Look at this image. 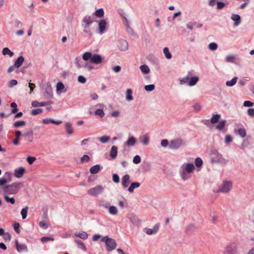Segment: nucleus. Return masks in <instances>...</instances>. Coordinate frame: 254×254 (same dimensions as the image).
<instances>
[{
    "instance_id": "1",
    "label": "nucleus",
    "mask_w": 254,
    "mask_h": 254,
    "mask_svg": "<svg viewBox=\"0 0 254 254\" xmlns=\"http://www.w3.org/2000/svg\"><path fill=\"white\" fill-rule=\"evenodd\" d=\"M195 170V166L192 163H184L180 167L179 173L181 179L185 181L190 178V174Z\"/></svg>"
},
{
    "instance_id": "2",
    "label": "nucleus",
    "mask_w": 254,
    "mask_h": 254,
    "mask_svg": "<svg viewBox=\"0 0 254 254\" xmlns=\"http://www.w3.org/2000/svg\"><path fill=\"white\" fill-rule=\"evenodd\" d=\"M210 162L212 163L221 165H226L228 163V160L225 158L223 155L216 149L211 150L209 154Z\"/></svg>"
},
{
    "instance_id": "3",
    "label": "nucleus",
    "mask_w": 254,
    "mask_h": 254,
    "mask_svg": "<svg viewBox=\"0 0 254 254\" xmlns=\"http://www.w3.org/2000/svg\"><path fill=\"white\" fill-rule=\"evenodd\" d=\"M199 78L197 76H192L191 72H189L184 77L179 79L181 85H187L189 86H193L198 82Z\"/></svg>"
},
{
    "instance_id": "4",
    "label": "nucleus",
    "mask_w": 254,
    "mask_h": 254,
    "mask_svg": "<svg viewBox=\"0 0 254 254\" xmlns=\"http://www.w3.org/2000/svg\"><path fill=\"white\" fill-rule=\"evenodd\" d=\"M82 59L86 62L90 60L91 63L99 64L102 63L104 58L100 55L92 54L90 52H86L82 55Z\"/></svg>"
},
{
    "instance_id": "5",
    "label": "nucleus",
    "mask_w": 254,
    "mask_h": 254,
    "mask_svg": "<svg viewBox=\"0 0 254 254\" xmlns=\"http://www.w3.org/2000/svg\"><path fill=\"white\" fill-rule=\"evenodd\" d=\"M238 253V246L234 242L228 243L225 247L223 254H237Z\"/></svg>"
},
{
    "instance_id": "6",
    "label": "nucleus",
    "mask_w": 254,
    "mask_h": 254,
    "mask_svg": "<svg viewBox=\"0 0 254 254\" xmlns=\"http://www.w3.org/2000/svg\"><path fill=\"white\" fill-rule=\"evenodd\" d=\"M20 184L13 183L10 185H7L3 188V192L5 194H15L19 190Z\"/></svg>"
},
{
    "instance_id": "7",
    "label": "nucleus",
    "mask_w": 254,
    "mask_h": 254,
    "mask_svg": "<svg viewBox=\"0 0 254 254\" xmlns=\"http://www.w3.org/2000/svg\"><path fill=\"white\" fill-rule=\"evenodd\" d=\"M74 63L78 68H84L89 71L95 69V67L90 63H84L80 57L75 58Z\"/></svg>"
},
{
    "instance_id": "8",
    "label": "nucleus",
    "mask_w": 254,
    "mask_h": 254,
    "mask_svg": "<svg viewBox=\"0 0 254 254\" xmlns=\"http://www.w3.org/2000/svg\"><path fill=\"white\" fill-rule=\"evenodd\" d=\"M101 241L105 243L108 251H112L116 248L117 243L115 240L109 238L108 236H105L102 238Z\"/></svg>"
},
{
    "instance_id": "9",
    "label": "nucleus",
    "mask_w": 254,
    "mask_h": 254,
    "mask_svg": "<svg viewBox=\"0 0 254 254\" xmlns=\"http://www.w3.org/2000/svg\"><path fill=\"white\" fill-rule=\"evenodd\" d=\"M233 183L232 181L225 180L220 185L218 192L222 193H227L229 192L232 188Z\"/></svg>"
},
{
    "instance_id": "10",
    "label": "nucleus",
    "mask_w": 254,
    "mask_h": 254,
    "mask_svg": "<svg viewBox=\"0 0 254 254\" xmlns=\"http://www.w3.org/2000/svg\"><path fill=\"white\" fill-rule=\"evenodd\" d=\"M186 143L184 140L180 138H177L170 141L169 147L172 149H177L184 146Z\"/></svg>"
},
{
    "instance_id": "11",
    "label": "nucleus",
    "mask_w": 254,
    "mask_h": 254,
    "mask_svg": "<svg viewBox=\"0 0 254 254\" xmlns=\"http://www.w3.org/2000/svg\"><path fill=\"white\" fill-rule=\"evenodd\" d=\"M104 190V187L101 185H97L94 188L90 189L87 193L92 196H96L99 195L103 192Z\"/></svg>"
},
{
    "instance_id": "12",
    "label": "nucleus",
    "mask_w": 254,
    "mask_h": 254,
    "mask_svg": "<svg viewBox=\"0 0 254 254\" xmlns=\"http://www.w3.org/2000/svg\"><path fill=\"white\" fill-rule=\"evenodd\" d=\"M107 21L105 19H101L98 21V30L99 34H103L106 31L108 25Z\"/></svg>"
},
{
    "instance_id": "13",
    "label": "nucleus",
    "mask_w": 254,
    "mask_h": 254,
    "mask_svg": "<svg viewBox=\"0 0 254 254\" xmlns=\"http://www.w3.org/2000/svg\"><path fill=\"white\" fill-rule=\"evenodd\" d=\"M226 121L221 120L215 126V128L217 130L222 133H225L227 131L226 127Z\"/></svg>"
},
{
    "instance_id": "14",
    "label": "nucleus",
    "mask_w": 254,
    "mask_h": 254,
    "mask_svg": "<svg viewBox=\"0 0 254 254\" xmlns=\"http://www.w3.org/2000/svg\"><path fill=\"white\" fill-rule=\"evenodd\" d=\"M159 228V225L156 224L154 225L152 228H145L143 229V232L148 235H152L156 234Z\"/></svg>"
},
{
    "instance_id": "15",
    "label": "nucleus",
    "mask_w": 254,
    "mask_h": 254,
    "mask_svg": "<svg viewBox=\"0 0 254 254\" xmlns=\"http://www.w3.org/2000/svg\"><path fill=\"white\" fill-rule=\"evenodd\" d=\"M67 91V87L64 85L62 82H58L56 85V92L58 95L62 93H65Z\"/></svg>"
},
{
    "instance_id": "16",
    "label": "nucleus",
    "mask_w": 254,
    "mask_h": 254,
    "mask_svg": "<svg viewBox=\"0 0 254 254\" xmlns=\"http://www.w3.org/2000/svg\"><path fill=\"white\" fill-rule=\"evenodd\" d=\"M130 183V177L128 174L123 176L121 179L122 185L124 189L127 188Z\"/></svg>"
},
{
    "instance_id": "17",
    "label": "nucleus",
    "mask_w": 254,
    "mask_h": 254,
    "mask_svg": "<svg viewBox=\"0 0 254 254\" xmlns=\"http://www.w3.org/2000/svg\"><path fill=\"white\" fill-rule=\"evenodd\" d=\"M26 172V169L23 167H19L14 171V176L17 178H22Z\"/></svg>"
},
{
    "instance_id": "18",
    "label": "nucleus",
    "mask_w": 254,
    "mask_h": 254,
    "mask_svg": "<svg viewBox=\"0 0 254 254\" xmlns=\"http://www.w3.org/2000/svg\"><path fill=\"white\" fill-rule=\"evenodd\" d=\"M118 47L119 49L121 51H126L128 48L127 42L124 40H120L119 41Z\"/></svg>"
},
{
    "instance_id": "19",
    "label": "nucleus",
    "mask_w": 254,
    "mask_h": 254,
    "mask_svg": "<svg viewBox=\"0 0 254 254\" xmlns=\"http://www.w3.org/2000/svg\"><path fill=\"white\" fill-rule=\"evenodd\" d=\"M5 176L7 177V179L0 178V186H3L11 181V174L10 172H5Z\"/></svg>"
},
{
    "instance_id": "20",
    "label": "nucleus",
    "mask_w": 254,
    "mask_h": 254,
    "mask_svg": "<svg viewBox=\"0 0 254 254\" xmlns=\"http://www.w3.org/2000/svg\"><path fill=\"white\" fill-rule=\"evenodd\" d=\"M82 26L84 29H87L89 25L93 22V20L90 16H85L82 20Z\"/></svg>"
},
{
    "instance_id": "21",
    "label": "nucleus",
    "mask_w": 254,
    "mask_h": 254,
    "mask_svg": "<svg viewBox=\"0 0 254 254\" xmlns=\"http://www.w3.org/2000/svg\"><path fill=\"white\" fill-rule=\"evenodd\" d=\"M139 68L142 74L147 75L150 73V69L148 65L144 64L139 66Z\"/></svg>"
},
{
    "instance_id": "22",
    "label": "nucleus",
    "mask_w": 254,
    "mask_h": 254,
    "mask_svg": "<svg viewBox=\"0 0 254 254\" xmlns=\"http://www.w3.org/2000/svg\"><path fill=\"white\" fill-rule=\"evenodd\" d=\"M231 18L234 22V26L235 27H237L241 23V19L239 15L232 14L231 16Z\"/></svg>"
},
{
    "instance_id": "23",
    "label": "nucleus",
    "mask_w": 254,
    "mask_h": 254,
    "mask_svg": "<svg viewBox=\"0 0 254 254\" xmlns=\"http://www.w3.org/2000/svg\"><path fill=\"white\" fill-rule=\"evenodd\" d=\"M64 127L66 132L68 135H72L73 133L74 130L71 123L69 122H65Z\"/></svg>"
},
{
    "instance_id": "24",
    "label": "nucleus",
    "mask_w": 254,
    "mask_h": 254,
    "mask_svg": "<svg viewBox=\"0 0 254 254\" xmlns=\"http://www.w3.org/2000/svg\"><path fill=\"white\" fill-rule=\"evenodd\" d=\"M33 132L32 130H30L29 131L26 132L24 133L22 135L24 137V139L26 141L31 142L33 141Z\"/></svg>"
},
{
    "instance_id": "25",
    "label": "nucleus",
    "mask_w": 254,
    "mask_h": 254,
    "mask_svg": "<svg viewBox=\"0 0 254 254\" xmlns=\"http://www.w3.org/2000/svg\"><path fill=\"white\" fill-rule=\"evenodd\" d=\"M136 142V139L133 136H129L127 140L125 142V145L127 146H134Z\"/></svg>"
},
{
    "instance_id": "26",
    "label": "nucleus",
    "mask_w": 254,
    "mask_h": 254,
    "mask_svg": "<svg viewBox=\"0 0 254 254\" xmlns=\"http://www.w3.org/2000/svg\"><path fill=\"white\" fill-rule=\"evenodd\" d=\"M123 20H124V23L126 26L127 32L129 34L132 35L133 34L134 32H133V29L130 26L129 21L128 20V19L126 17H124Z\"/></svg>"
},
{
    "instance_id": "27",
    "label": "nucleus",
    "mask_w": 254,
    "mask_h": 254,
    "mask_svg": "<svg viewBox=\"0 0 254 254\" xmlns=\"http://www.w3.org/2000/svg\"><path fill=\"white\" fill-rule=\"evenodd\" d=\"M75 237L79 238L83 240H86L88 237V234L84 231H79L74 234Z\"/></svg>"
},
{
    "instance_id": "28",
    "label": "nucleus",
    "mask_w": 254,
    "mask_h": 254,
    "mask_svg": "<svg viewBox=\"0 0 254 254\" xmlns=\"http://www.w3.org/2000/svg\"><path fill=\"white\" fill-rule=\"evenodd\" d=\"M15 243L16 249L18 252H22L23 251L27 252L28 251L27 247L25 244H19L17 240L16 241Z\"/></svg>"
},
{
    "instance_id": "29",
    "label": "nucleus",
    "mask_w": 254,
    "mask_h": 254,
    "mask_svg": "<svg viewBox=\"0 0 254 254\" xmlns=\"http://www.w3.org/2000/svg\"><path fill=\"white\" fill-rule=\"evenodd\" d=\"M24 61V58L22 56L19 57L14 63V66L15 68H19Z\"/></svg>"
},
{
    "instance_id": "30",
    "label": "nucleus",
    "mask_w": 254,
    "mask_h": 254,
    "mask_svg": "<svg viewBox=\"0 0 254 254\" xmlns=\"http://www.w3.org/2000/svg\"><path fill=\"white\" fill-rule=\"evenodd\" d=\"M140 184L138 182H133L131 183L130 186L128 188V191L130 193L133 192L135 189L138 188L140 187Z\"/></svg>"
},
{
    "instance_id": "31",
    "label": "nucleus",
    "mask_w": 254,
    "mask_h": 254,
    "mask_svg": "<svg viewBox=\"0 0 254 254\" xmlns=\"http://www.w3.org/2000/svg\"><path fill=\"white\" fill-rule=\"evenodd\" d=\"M235 132L243 138L245 137L246 135V130L243 127L239 128L237 130H235Z\"/></svg>"
},
{
    "instance_id": "32",
    "label": "nucleus",
    "mask_w": 254,
    "mask_h": 254,
    "mask_svg": "<svg viewBox=\"0 0 254 254\" xmlns=\"http://www.w3.org/2000/svg\"><path fill=\"white\" fill-rule=\"evenodd\" d=\"M118 153V148L116 146H112L110 152V156L112 158L115 159L117 156Z\"/></svg>"
},
{
    "instance_id": "33",
    "label": "nucleus",
    "mask_w": 254,
    "mask_h": 254,
    "mask_svg": "<svg viewBox=\"0 0 254 254\" xmlns=\"http://www.w3.org/2000/svg\"><path fill=\"white\" fill-rule=\"evenodd\" d=\"M126 99L127 101L133 100L132 91L131 89H127L126 91Z\"/></svg>"
},
{
    "instance_id": "34",
    "label": "nucleus",
    "mask_w": 254,
    "mask_h": 254,
    "mask_svg": "<svg viewBox=\"0 0 254 254\" xmlns=\"http://www.w3.org/2000/svg\"><path fill=\"white\" fill-rule=\"evenodd\" d=\"M93 15L96 17L102 18L104 15V9L102 8L97 9L93 13Z\"/></svg>"
},
{
    "instance_id": "35",
    "label": "nucleus",
    "mask_w": 254,
    "mask_h": 254,
    "mask_svg": "<svg viewBox=\"0 0 254 254\" xmlns=\"http://www.w3.org/2000/svg\"><path fill=\"white\" fill-rule=\"evenodd\" d=\"M140 141L144 145H147L149 142V136L147 134L143 135L140 137Z\"/></svg>"
},
{
    "instance_id": "36",
    "label": "nucleus",
    "mask_w": 254,
    "mask_h": 254,
    "mask_svg": "<svg viewBox=\"0 0 254 254\" xmlns=\"http://www.w3.org/2000/svg\"><path fill=\"white\" fill-rule=\"evenodd\" d=\"M100 170V166L99 165H95L90 169V172L92 174H95L98 173Z\"/></svg>"
},
{
    "instance_id": "37",
    "label": "nucleus",
    "mask_w": 254,
    "mask_h": 254,
    "mask_svg": "<svg viewBox=\"0 0 254 254\" xmlns=\"http://www.w3.org/2000/svg\"><path fill=\"white\" fill-rule=\"evenodd\" d=\"M220 117L221 115L220 114L213 115L210 118V123L212 124H215L217 123L220 119Z\"/></svg>"
},
{
    "instance_id": "38",
    "label": "nucleus",
    "mask_w": 254,
    "mask_h": 254,
    "mask_svg": "<svg viewBox=\"0 0 254 254\" xmlns=\"http://www.w3.org/2000/svg\"><path fill=\"white\" fill-rule=\"evenodd\" d=\"M108 209H109V213L111 215H116L118 213V209L115 206H113V205L110 206V207H109Z\"/></svg>"
},
{
    "instance_id": "39",
    "label": "nucleus",
    "mask_w": 254,
    "mask_h": 254,
    "mask_svg": "<svg viewBox=\"0 0 254 254\" xmlns=\"http://www.w3.org/2000/svg\"><path fill=\"white\" fill-rule=\"evenodd\" d=\"M47 103L46 102H39L37 101H34L31 103V105L33 107H43L47 105Z\"/></svg>"
},
{
    "instance_id": "40",
    "label": "nucleus",
    "mask_w": 254,
    "mask_h": 254,
    "mask_svg": "<svg viewBox=\"0 0 254 254\" xmlns=\"http://www.w3.org/2000/svg\"><path fill=\"white\" fill-rule=\"evenodd\" d=\"M75 243L77 244V247L79 249H81L83 251H86L85 246L82 241L79 240H77L75 241Z\"/></svg>"
},
{
    "instance_id": "41",
    "label": "nucleus",
    "mask_w": 254,
    "mask_h": 254,
    "mask_svg": "<svg viewBox=\"0 0 254 254\" xmlns=\"http://www.w3.org/2000/svg\"><path fill=\"white\" fill-rule=\"evenodd\" d=\"M129 219L131 222L132 223L134 224H136L140 222V220L138 218L134 215L131 214L129 216Z\"/></svg>"
},
{
    "instance_id": "42",
    "label": "nucleus",
    "mask_w": 254,
    "mask_h": 254,
    "mask_svg": "<svg viewBox=\"0 0 254 254\" xmlns=\"http://www.w3.org/2000/svg\"><path fill=\"white\" fill-rule=\"evenodd\" d=\"M194 166L199 169L202 166L203 164V161L200 158L197 157L195 158L194 160Z\"/></svg>"
},
{
    "instance_id": "43",
    "label": "nucleus",
    "mask_w": 254,
    "mask_h": 254,
    "mask_svg": "<svg viewBox=\"0 0 254 254\" xmlns=\"http://www.w3.org/2000/svg\"><path fill=\"white\" fill-rule=\"evenodd\" d=\"M238 78L237 77H234L231 80L227 81L226 82V86L228 87H231L234 85L237 81Z\"/></svg>"
},
{
    "instance_id": "44",
    "label": "nucleus",
    "mask_w": 254,
    "mask_h": 254,
    "mask_svg": "<svg viewBox=\"0 0 254 254\" xmlns=\"http://www.w3.org/2000/svg\"><path fill=\"white\" fill-rule=\"evenodd\" d=\"M2 54L3 55H8L10 57H12L14 53L11 52L8 48H4L2 51Z\"/></svg>"
},
{
    "instance_id": "45",
    "label": "nucleus",
    "mask_w": 254,
    "mask_h": 254,
    "mask_svg": "<svg viewBox=\"0 0 254 254\" xmlns=\"http://www.w3.org/2000/svg\"><path fill=\"white\" fill-rule=\"evenodd\" d=\"M163 53L167 59H171L172 58V55L169 51V49L168 47H165L163 49Z\"/></svg>"
},
{
    "instance_id": "46",
    "label": "nucleus",
    "mask_w": 254,
    "mask_h": 254,
    "mask_svg": "<svg viewBox=\"0 0 254 254\" xmlns=\"http://www.w3.org/2000/svg\"><path fill=\"white\" fill-rule=\"evenodd\" d=\"M110 136L107 135H104L98 138V140H99V141L102 143H107L110 140Z\"/></svg>"
},
{
    "instance_id": "47",
    "label": "nucleus",
    "mask_w": 254,
    "mask_h": 254,
    "mask_svg": "<svg viewBox=\"0 0 254 254\" xmlns=\"http://www.w3.org/2000/svg\"><path fill=\"white\" fill-rule=\"evenodd\" d=\"M25 125H26V123L24 121H18L15 122L13 124V126L15 127H20L25 126Z\"/></svg>"
},
{
    "instance_id": "48",
    "label": "nucleus",
    "mask_w": 254,
    "mask_h": 254,
    "mask_svg": "<svg viewBox=\"0 0 254 254\" xmlns=\"http://www.w3.org/2000/svg\"><path fill=\"white\" fill-rule=\"evenodd\" d=\"M21 134V132L19 130H17L15 132L16 138L13 140V144L14 145H17L19 143V137Z\"/></svg>"
},
{
    "instance_id": "49",
    "label": "nucleus",
    "mask_w": 254,
    "mask_h": 254,
    "mask_svg": "<svg viewBox=\"0 0 254 254\" xmlns=\"http://www.w3.org/2000/svg\"><path fill=\"white\" fill-rule=\"evenodd\" d=\"M192 108L195 112H198L201 110L202 107L199 103H196L192 105Z\"/></svg>"
},
{
    "instance_id": "50",
    "label": "nucleus",
    "mask_w": 254,
    "mask_h": 254,
    "mask_svg": "<svg viewBox=\"0 0 254 254\" xmlns=\"http://www.w3.org/2000/svg\"><path fill=\"white\" fill-rule=\"evenodd\" d=\"M236 56L234 55H229L225 58V61L228 63H234L236 60Z\"/></svg>"
},
{
    "instance_id": "51",
    "label": "nucleus",
    "mask_w": 254,
    "mask_h": 254,
    "mask_svg": "<svg viewBox=\"0 0 254 254\" xmlns=\"http://www.w3.org/2000/svg\"><path fill=\"white\" fill-rule=\"evenodd\" d=\"M233 138L231 135L227 134L225 136L224 142L226 144L228 145L233 141Z\"/></svg>"
},
{
    "instance_id": "52",
    "label": "nucleus",
    "mask_w": 254,
    "mask_h": 254,
    "mask_svg": "<svg viewBox=\"0 0 254 254\" xmlns=\"http://www.w3.org/2000/svg\"><path fill=\"white\" fill-rule=\"evenodd\" d=\"M28 207L26 206L25 208L22 209L21 210V215L22 216V219H24L26 218L27 215Z\"/></svg>"
},
{
    "instance_id": "53",
    "label": "nucleus",
    "mask_w": 254,
    "mask_h": 254,
    "mask_svg": "<svg viewBox=\"0 0 254 254\" xmlns=\"http://www.w3.org/2000/svg\"><path fill=\"white\" fill-rule=\"evenodd\" d=\"M144 89L147 92H151L154 90L155 85L154 84L147 85L144 86Z\"/></svg>"
},
{
    "instance_id": "54",
    "label": "nucleus",
    "mask_w": 254,
    "mask_h": 254,
    "mask_svg": "<svg viewBox=\"0 0 254 254\" xmlns=\"http://www.w3.org/2000/svg\"><path fill=\"white\" fill-rule=\"evenodd\" d=\"M208 47L210 50L215 51L217 49L218 45L216 43L212 42L208 45Z\"/></svg>"
},
{
    "instance_id": "55",
    "label": "nucleus",
    "mask_w": 254,
    "mask_h": 254,
    "mask_svg": "<svg viewBox=\"0 0 254 254\" xmlns=\"http://www.w3.org/2000/svg\"><path fill=\"white\" fill-rule=\"evenodd\" d=\"M95 115L96 116H98L101 118H103L105 116V113L102 109H98L95 111Z\"/></svg>"
},
{
    "instance_id": "56",
    "label": "nucleus",
    "mask_w": 254,
    "mask_h": 254,
    "mask_svg": "<svg viewBox=\"0 0 254 254\" xmlns=\"http://www.w3.org/2000/svg\"><path fill=\"white\" fill-rule=\"evenodd\" d=\"M4 198L6 202H10L11 204H14L15 203V199L13 197H9L7 196V194H5L4 196Z\"/></svg>"
},
{
    "instance_id": "57",
    "label": "nucleus",
    "mask_w": 254,
    "mask_h": 254,
    "mask_svg": "<svg viewBox=\"0 0 254 254\" xmlns=\"http://www.w3.org/2000/svg\"><path fill=\"white\" fill-rule=\"evenodd\" d=\"M43 112V110L41 109H34L31 111V114L33 116H36L38 114H40Z\"/></svg>"
},
{
    "instance_id": "58",
    "label": "nucleus",
    "mask_w": 254,
    "mask_h": 254,
    "mask_svg": "<svg viewBox=\"0 0 254 254\" xmlns=\"http://www.w3.org/2000/svg\"><path fill=\"white\" fill-rule=\"evenodd\" d=\"M10 107L12 108L11 110V113L14 114L18 111L17 107V104L15 102H12L10 104Z\"/></svg>"
},
{
    "instance_id": "59",
    "label": "nucleus",
    "mask_w": 254,
    "mask_h": 254,
    "mask_svg": "<svg viewBox=\"0 0 254 254\" xmlns=\"http://www.w3.org/2000/svg\"><path fill=\"white\" fill-rule=\"evenodd\" d=\"M39 226L43 229H46L48 228L49 225L45 221H42L39 222Z\"/></svg>"
},
{
    "instance_id": "60",
    "label": "nucleus",
    "mask_w": 254,
    "mask_h": 254,
    "mask_svg": "<svg viewBox=\"0 0 254 254\" xmlns=\"http://www.w3.org/2000/svg\"><path fill=\"white\" fill-rule=\"evenodd\" d=\"M217 8L218 9H222L224 8L227 4V3H225L220 1H217Z\"/></svg>"
},
{
    "instance_id": "61",
    "label": "nucleus",
    "mask_w": 254,
    "mask_h": 254,
    "mask_svg": "<svg viewBox=\"0 0 254 254\" xmlns=\"http://www.w3.org/2000/svg\"><path fill=\"white\" fill-rule=\"evenodd\" d=\"M41 240L43 243H46L49 241H53L54 239L52 237H44L41 238Z\"/></svg>"
},
{
    "instance_id": "62",
    "label": "nucleus",
    "mask_w": 254,
    "mask_h": 254,
    "mask_svg": "<svg viewBox=\"0 0 254 254\" xmlns=\"http://www.w3.org/2000/svg\"><path fill=\"white\" fill-rule=\"evenodd\" d=\"M141 162V157L140 156L135 155L133 158V163L135 164H137Z\"/></svg>"
},
{
    "instance_id": "63",
    "label": "nucleus",
    "mask_w": 254,
    "mask_h": 254,
    "mask_svg": "<svg viewBox=\"0 0 254 254\" xmlns=\"http://www.w3.org/2000/svg\"><path fill=\"white\" fill-rule=\"evenodd\" d=\"M90 160V157L87 155H83L80 159L81 163L88 162Z\"/></svg>"
},
{
    "instance_id": "64",
    "label": "nucleus",
    "mask_w": 254,
    "mask_h": 254,
    "mask_svg": "<svg viewBox=\"0 0 254 254\" xmlns=\"http://www.w3.org/2000/svg\"><path fill=\"white\" fill-rule=\"evenodd\" d=\"M247 114L249 116L254 117V109L249 108L247 111Z\"/></svg>"
}]
</instances>
